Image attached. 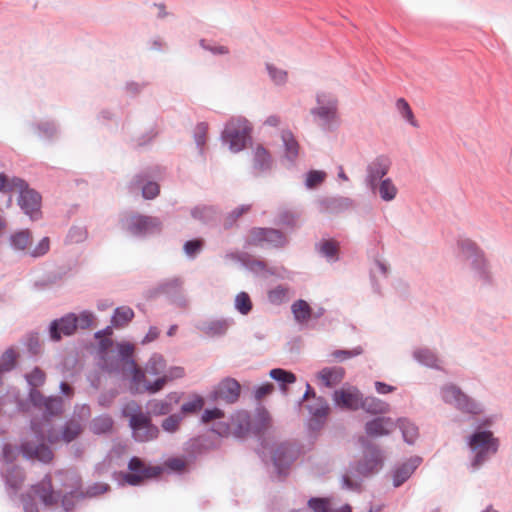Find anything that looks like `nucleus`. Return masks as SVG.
<instances>
[{"label": "nucleus", "instance_id": "f257e3e1", "mask_svg": "<svg viewBox=\"0 0 512 512\" xmlns=\"http://www.w3.org/2000/svg\"><path fill=\"white\" fill-rule=\"evenodd\" d=\"M123 414L129 418L135 440L147 442L158 436V428L152 424L149 415L143 413L136 402L126 404L123 408Z\"/></svg>", "mask_w": 512, "mask_h": 512}, {"label": "nucleus", "instance_id": "f03ea898", "mask_svg": "<svg viewBox=\"0 0 512 512\" xmlns=\"http://www.w3.org/2000/svg\"><path fill=\"white\" fill-rule=\"evenodd\" d=\"M250 132L251 127L245 118H232L225 126L222 139L236 153L245 148Z\"/></svg>", "mask_w": 512, "mask_h": 512}, {"label": "nucleus", "instance_id": "7ed1b4c3", "mask_svg": "<svg viewBox=\"0 0 512 512\" xmlns=\"http://www.w3.org/2000/svg\"><path fill=\"white\" fill-rule=\"evenodd\" d=\"M133 367L132 386L137 393L147 392L145 389V382H150L147 376L160 377L164 374L166 368V361L161 355H153L146 363L144 369L136 367L134 361H130Z\"/></svg>", "mask_w": 512, "mask_h": 512}, {"label": "nucleus", "instance_id": "20e7f679", "mask_svg": "<svg viewBox=\"0 0 512 512\" xmlns=\"http://www.w3.org/2000/svg\"><path fill=\"white\" fill-rule=\"evenodd\" d=\"M498 440L493 437L490 431L474 433L469 441L470 448L476 453L473 465H481L487 456L495 454L498 450Z\"/></svg>", "mask_w": 512, "mask_h": 512}, {"label": "nucleus", "instance_id": "39448f33", "mask_svg": "<svg viewBox=\"0 0 512 512\" xmlns=\"http://www.w3.org/2000/svg\"><path fill=\"white\" fill-rule=\"evenodd\" d=\"M123 228L133 235H144L161 230V222L156 217L129 214L123 220Z\"/></svg>", "mask_w": 512, "mask_h": 512}, {"label": "nucleus", "instance_id": "423d86ee", "mask_svg": "<svg viewBox=\"0 0 512 512\" xmlns=\"http://www.w3.org/2000/svg\"><path fill=\"white\" fill-rule=\"evenodd\" d=\"M442 398L446 403L453 404L463 412L471 414L481 412L480 406L455 385L445 386L442 390Z\"/></svg>", "mask_w": 512, "mask_h": 512}, {"label": "nucleus", "instance_id": "0eeeda50", "mask_svg": "<svg viewBox=\"0 0 512 512\" xmlns=\"http://www.w3.org/2000/svg\"><path fill=\"white\" fill-rule=\"evenodd\" d=\"M32 430L41 440L46 438L51 444H54L59 441H64L66 443L73 441L81 434L83 429L78 421L71 420L66 424L61 436L51 430H48V433L45 436L44 429L36 422L32 423Z\"/></svg>", "mask_w": 512, "mask_h": 512}, {"label": "nucleus", "instance_id": "6e6552de", "mask_svg": "<svg viewBox=\"0 0 512 512\" xmlns=\"http://www.w3.org/2000/svg\"><path fill=\"white\" fill-rule=\"evenodd\" d=\"M32 498H39V500L47 507L54 506L58 503L60 493L53 489L52 479L50 475L45 477L37 484L31 486L29 492Z\"/></svg>", "mask_w": 512, "mask_h": 512}, {"label": "nucleus", "instance_id": "1a4fd4ad", "mask_svg": "<svg viewBox=\"0 0 512 512\" xmlns=\"http://www.w3.org/2000/svg\"><path fill=\"white\" fill-rule=\"evenodd\" d=\"M316 101L318 106L311 110V113L318 116L326 123L337 120L338 101L325 93L317 94Z\"/></svg>", "mask_w": 512, "mask_h": 512}, {"label": "nucleus", "instance_id": "9d476101", "mask_svg": "<svg viewBox=\"0 0 512 512\" xmlns=\"http://www.w3.org/2000/svg\"><path fill=\"white\" fill-rule=\"evenodd\" d=\"M390 166V159L383 155L376 157L367 166L366 181L373 190L376 189L378 180L382 179L388 173Z\"/></svg>", "mask_w": 512, "mask_h": 512}, {"label": "nucleus", "instance_id": "9b49d317", "mask_svg": "<svg viewBox=\"0 0 512 512\" xmlns=\"http://www.w3.org/2000/svg\"><path fill=\"white\" fill-rule=\"evenodd\" d=\"M362 396L363 395L357 388L351 387L336 390L333 398L339 407L357 410L360 408Z\"/></svg>", "mask_w": 512, "mask_h": 512}, {"label": "nucleus", "instance_id": "f8f14e48", "mask_svg": "<svg viewBox=\"0 0 512 512\" xmlns=\"http://www.w3.org/2000/svg\"><path fill=\"white\" fill-rule=\"evenodd\" d=\"M17 191L20 192L18 202L21 208L32 219H36L40 208V195L36 191L26 188L25 185L22 189H17Z\"/></svg>", "mask_w": 512, "mask_h": 512}, {"label": "nucleus", "instance_id": "ddd939ff", "mask_svg": "<svg viewBox=\"0 0 512 512\" xmlns=\"http://www.w3.org/2000/svg\"><path fill=\"white\" fill-rule=\"evenodd\" d=\"M77 329V318L75 314H68L50 326V334L53 340H60L62 335L70 336Z\"/></svg>", "mask_w": 512, "mask_h": 512}, {"label": "nucleus", "instance_id": "4468645a", "mask_svg": "<svg viewBox=\"0 0 512 512\" xmlns=\"http://www.w3.org/2000/svg\"><path fill=\"white\" fill-rule=\"evenodd\" d=\"M185 374L184 368L182 367H171L162 376L158 377L154 382H145V389L150 394H155L161 391L164 386L173 380L182 378Z\"/></svg>", "mask_w": 512, "mask_h": 512}, {"label": "nucleus", "instance_id": "2eb2a0df", "mask_svg": "<svg viewBox=\"0 0 512 512\" xmlns=\"http://www.w3.org/2000/svg\"><path fill=\"white\" fill-rule=\"evenodd\" d=\"M394 428L395 423L391 418L378 417L366 423L365 432L370 437H381L389 435Z\"/></svg>", "mask_w": 512, "mask_h": 512}, {"label": "nucleus", "instance_id": "dca6fc26", "mask_svg": "<svg viewBox=\"0 0 512 512\" xmlns=\"http://www.w3.org/2000/svg\"><path fill=\"white\" fill-rule=\"evenodd\" d=\"M180 395L177 392L169 393L165 399H155L148 403L150 412L153 415L161 416L170 413L173 409L172 404H177L180 401Z\"/></svg>", "mask_w": 512, "mask_h": 512}, {"label": "nucleus", "instance_id": "f3484780", "mask_svg": "<svg viewBox=\"0 0 512 512\" xmlns=\"http://www.w3.org/2000/svg\"><path fill=\"white\" fill-rule=\"evenodd\" d=\"M240 384L232 378L223 380L218 387V397L228 403H234L240 396Z\"/></svg>", "mask_w": 512, "mask_h": 512}, {"label": "nucleus", "instance_id": "a211bd4d", "mask_svg": "<svg viewBox=\"0 0 512 512\" xmlns=\"http://www.w3.org/2000/svg\"><path fill=\"white\" fill-rule=\"evenodd\" d=\"M294 456L295 451L286 443L279 444L272 452L273 463L279 472L283 471L284 467L294 459Z\"/></svg>", "mask_w": 512, "mask_h": 512}, {"label": "nucleus", "instance_id": "6ab92c4d", "mask_svg": "<svg viewBox=\"0 0 512 512\" xmlns=\"http://www.w3.org/2000/svg\"><path fill=\"white\" fill-rule=\"evenodd\" d=\"M419 464H420V459L414 458V459H410L408 462H405L401 466L397 467L393 472L394 487L401 486L407 479H409Z\"/></svg>", "mask_w": 512, "mask_h": 512}, {"label": "nucleus", "instance_id": "aec40b11", "mask_svg": "<svg viewBox=\"0 0 512 512\" xmlns=\"http://www.w3.org/2000/svg\"><path fill=\"white\" fill-rule=\"evenodd\" d=\"M22 452L25 457L31 459H38L42 462H49L53 458L51 449L44 444L33 446L30 443H24L22 445Z\"/></svg>", "mask_w": 512, "mask_h": 512}, {"label": "nucleus", "instance_id": "412c9836", "mask_svg": "<svg viewBox=\"0 0 512 512\" xmlns=\"http://www.w3.org/2000/svg\"><path fill=\"white\" fill-rule=\"evenodd\" d=\"M360 408L370 414H385L390 410L389 404L376 397H363Z\"/></svg>", "mask_w": 512, "mask_h": 512}, {"label": "nucleus", "instance_id": "4be33fe9", "mask_svg": "<svg viewBox=\"0 0 512 512\" xmlns=\"http://www.w3.org/2000/svg\"><path fill=\"white\" fill-rule=\"evenodd\" d=\"M233 435L242 438L247 435L250 429V418L246 412H239L231 417Z\"/></svg>", "mask_w": 512, "mask_h": 512}, {"label": "nucleus", "instance_id": "5701e85b", "mask_svg": "<svg viewBox=\"0 0 512 512\" xmlns=\"http://www.w3.org/2000/svg\"><path fill=\"white\" fill-rule=\"evenodd\" d=\"M343 377L344 369L341 367L324 368L318 374V378L327 387L337 385L342 381Z\"/></svg>", "mask_w": 512, "mask_h": 512}, {"label": "nucleus", "instance_id": "b1692460", "mask_svg": "<svg viewBox=\"0 0 512 512\" xmlns=\"http://www.w3.org/2000/svg\"><path fill=\"white\" fill-rule=\"evenodd\" d=\"M281 139L285 147V157L290 161H294L299 154L300 146L293 133L289 130H283L281 132Z\"/></svg>", "mask_w": 512, "mask_h": 512}, {"label": "nucleus", "instance_id": "393cba45", "mask_svg": "<svg viewBox=\"0 0 512 512\" xmlns=\"http://www.w3.org/2000/svg\"><path fill=\"white\" fill-rule=\"evenodd\" d=\"M27 381L33 387L30 392L31 400L34 404H39L42 399V395L35 389L36 387L41 386L45 381V373L39 368H35L30 374L26 376Z\"/></svg>", "mask_w": 512, "mask_h": 512}, {"label": "nucleus", "instance_id": "a878e982", "mask_svg": "<svg viewBox=\"0 0 512 512\" xmlns=\"http://www.w3.org/2000/svg\"><path fill=\"white\" fill-rule=\"evenodd\" d=\"M160 473L159 467H149L143 473L132 472L124 475V481L130 485H139L145 479L156 477Z\"/></svg>", "mask_w": 512, "mask_h": 512}, {"label": "nucleus", "instance_id": "bb28decb", "mask_svg": "<svg viewBox=\"0 0 512 512\" xmlns=\"http://www.w3.org/2000/svg\"><path fill=\"white\" fill-rule=\"evenodd\" d=\"M229 328L227 320L219 319L206 322L202 325L201 330L208 336H220L226 333Z\"/></svg>", "mask_w": 512, "mask_h": 512}, {"label": "nucleus", "instance_id": "cd10ccee", "mask_svg": "<svg viewBox=\"0 0 512 512\" xmlns=\"http://www.w3.org/2000/svg\"><path fill=\"white\" fill-rule=\"evenodd\" d=\"M292 313L298 323L307 322L312 314V309L304 300H297L291 306Z\"/></svg>", "mask_w": 512, "mask_h": 512}, {"label": "nucleus", "instance_id": "c85d7f7f", "mask_svg": "<svg viewBox=\"0 0 512 512\" xmlns=\"http://www.w3.org/2000/svg\"><path fill=\"white\" fill-rule=\"evenodd\" d=\"M32 235L29 230H21L10 237V243L15 250L24 251L30 247Z\"/></svg>", "mask_w": 512, "mask_h": 512}, {"label": "nucleus", "instance_id": "c756f323", "mask_svg": "<svg viewBox=\"0 0 512 512\" xmlns=\"http://www.w3.org/2000/svg\"><path fill=\"white\" fill-rule=\"evenodd\" d=\"M382 465V457L378 450L371 453V457L358 465V471L362 474H370L378 471Z\"/></svg>", "mask_w": 512, "mask_h": 512}, {"label": "nucleus", "instance_id": "7c9ffc66", "mask_svg": "<svg viewBox=\"0 0 512 512\" xmlns=\"http://www.w3.org/2000/svg\"><path fill=\"white\" fill-rule=\"evenodd\" d=\"M376 187H378L379 195L384 201H392L398 192L397 187L390 178L382 180Z\"/></svg>", "mask_w": 512, "mask_h": 512}, {"label": "nucleus", "instance_id": "2f4dec72", "mask_svg": "<svg viewBox=\"0 0 512 512\" xmlns=\"http://www.w3.org/2000/svg\"><path fill=\"white\" fill-rule=\"evenodd\" d=\"M398 425L402 431L404 440L409 444H413L418 438V428L407 419H399Z\"/></svg>", "mask_w": 512, "mask_h": 512}, {"label": "nucleus", "instance_id": "473e14b6", "mask_svg": "<svg viewBox=\"0 0 512 512\" xmlns=\"http://www.w3.org/2000/svg\"><path fill=\"white\" fill-rule=\"evenodd\" d=\"M396 108L401 116L413 127L417 128L419 126L418 121L416 120L414 113L409 105V103L404 98H399L396 101Z\"/></svg>", "mask_w": 512, "mask_h": 512}, {"label": "nucleus", "instance_id": "72a5a7b5", "mask_svg": "<svg viewBox=\"0 0 512 512\" xmlns=\"http://www.w3.org/2000/svg\"><path fill=\"white\" fill-rule=\"evenodd\" d=\"M133 317V310L129 307L123 306L115 310L112 322L116 327H123L128 324Z\"/></svg>", "mask_w": 512, "mask_h": 512}, {"label": "nucleus", "instance_id": "f704fd0d", "mask_svg": "<svg viewBox=\"0 0 512 512\" xmlns=\"http://www.w3.org/2000/svg\"><path fill=\"white\" fill-rule=\"evenodd\" d=\"M113 420L108 416H100L95 418L91 423V430L94 434H105L111 431Z\"/></svg>", "mask_w": 512, "mask_h": 512}, {"label": "nucleus", "instance_id": "c9c22d12", "mask_svg": "<svg viewBox=\"0 0 512 512\" xmlns=\"http://www.w3.org/2000/svg\"><path fill=\"white\" fill-rule=\"evenodd\" d=\"M24 187V181L20 178L8 179L4 173H0V192H12Z\"/></svg>", "mask_w": 512, "mask_h": 512}, {"label": "nucleus", "instance_id": "e433bc0d", "mask_svg": "<svg viewBox=\"0 0 512 512\" xmlns=\"http://www.w3.org/2000/svg\"><path fill=\"white\" fill-rule=\"evenodd\" d=\"M271 156L270 153L261 145L255 148L254 152V165L258 169H265L270 166Z\"/></svg>", "mask_w": 512, "mask_h": 512}, {"label": "nucleus", "instance_id": "4c0bfd02", "mask_svg": "<svg viewBox=\"0 0 512 512\" xmlns=\"http://www.w3.org/2000/svg\"><path fill=\"white\" fill-rule=\"evenodd\" d=\"M266 69L274 84L284 85L287 82L288 73L286 70L278 68L270 63L266 64Z\"/></svg>", "mask_w": 512, "mask_h": 512}, {"label": "nucleus", "instance_id": "58836bf2", "mask_svg": "<svg viewBox=\"0 0 512 512\" xmlns=\"http://www.w3.org/2000/svg\"><path fill=\"white\" fill-rule=\"evenodd\" d=\"M308 507L313 512H332L330 498L313 497L308 500Z\"/></svg>", "mask_w": 512, "mask_h": 512}, {"label": "nucleus", "instance_id": "ea45409f", "mask_svg": "<svg viewBox=\"0 0 512 512\" xmlns=\"http://www.w3.org/2000/svg\"><path fill=\"white\" fill-rule=\"evenodd\" d=\"M235 308L243 315H247L252 310V301L246 292L236 295Z\"/></svg>", "mask_w": 512, "mask_h": 512}, {"label": "nucleus", "instance_id": "a19ab883", "mask_svg": "<svg viewBox=\"0 0 512 512\" xmlns=\"http://www.w3.org/2000/svg\"><path fill=\"white\" fill-rule=\"evenodd\" d=\"M320 252L329 259H336L339 251V244L335 240H324L320 243Z\"/></svg>", "mask_w": 512, "mask_h": 512}, {"label": "nucleus", "instance_id": "79ce46f5", "mask_svg": "<svg viewBox=\"0 0 512 512\" xmlns=\"http://www.w3.org/2000/svg\"><path fill=\"white\" fill-rule=\"evenodd\" d=\"M43 404L46 412L50 415H57L62 411V399L60 397H51L41 399L38 405Z\"/></svg>", "mask_w": 512, "mask_h": 512}, {"label": "nucleus", "instance_id": "37998d69", "mask_svg": "<svg viewBox=\"0 0 512 512\" xmlns=\"http://www.w3.org/2000/svg\"><path fill=\"white\" fill-rule=\"evenodd\" d=\"M16 362V353L13 349L6 350L0 358V373L10 371Z\"/></svg>", "mask_w": 512, "mask_h": 512}, {"label": "nucleus", "instance_id": "c03bdc74", "mask_svg": "<svg viewBox=\"0 0 512 512\" xmlns=\"http://www.w3.org/2000/svg\"><path fill=\"white\" fill-rule=\"evenodd\" d=\"M289 289L284 286H277L269 291L268 298L273 304H280L288 299Z\"/></svg>", "mask_w": 512, "mask_h": 512}, {"label": "nucleus", "instance_id": "a18cd8bd", "mask_svg": "<svg viewBox=\"0 0 512 512\" xmlns=\"http://www.w3.org/2000/svg\"><path fill=\"white\" fill-rule=\"evenodd\" d=\"M270 377L274 380L281 383H294L296 381V377L292 372L276 368L270 371Z\"/></svg>", "mask_w": 512, "mask_h": 512}, {"label": "nucleus", "instance_id": "49530a36", "mask_svg": "<svg viewBox=\"0 0 512 512\" xmlns=\"http://www.w3.org/2000/svg\"><path fill=\"white\" fill-rule=\"evenodd\" d=\"M266 236V228H253L248 236V242L252 245H263L266 243Z\"/></svg>", "mask_w": 512, "mask_h": 512}, {"label": "nucleus", "instance_id": "de8ad7c7", "mask_svg": "<svg viewBox=\"0 0 512 512\" xmlns=\"http://www.w3.org/2000/svg\"><path fill=\"white\" fill-rule=\"evenodd\" d=\"M326 178V173L319 170H312L307 174L306 186L308 188H315L320 185Z\"/></svg>", "mask_w": 512, "mask_h": 512}, {"label": "nucleus", "instance_id": "09e8293b", "mask_svg": "<svg viewBox=\"0 0 512 512\" xmlns=\"http://www.w3.org/2000/svg\"><path fill=\"white\" fill-rule=\"evenodd\" d=\"M286 242L285 236L275 229H267L266 243L279 247L283 246Z\"/></svg>", "mask_w": 512, "mask_h": 512}, {"label": "nucleus", "instance_id": "8fccbe9b", "mask_svg": "<svg viewBox=\"0 0 512 512\" xmlns=\"http://www.w3.org/2000/svg\"><path fill=\"white\" fill-rule=\"evenodd\" d=\"M204 405V400L200 396H194L193 399L189 402H186L182 405L181 411L185 414L194 413L202 409Z\"/></svg>", "mask_w": 512, "mask_h": 512}, {"label": "nucleus", "instance_id": "3c124183", "mask_svg": "<svg viewBox=\"0 0 512 512\" xmlns=\"http://www.w3.org/2000/svg\"><path fill=\"white\" fill-rule=\"evenodd\" d=\"M182 421V417L178 414H173L167 417L162 422V428L170 433H173L178 430L179 425Z\"/></svg>", "mask_w": 512, "mask_h": 512}, {"label": "nucleus", "instance_id": "603ef678", "mask_svg": "<svg viewBox=\"0 0 512 512\" xmlns=\"http://www.w3.org/2000/svg\"><path fill=\"white\" fill-rule=\"evenodd\" d=\"M49 249L50 239L48 237H44L33 249L28 251V254L36 258L45 255L49 251Z\"/></svg>", "mask_w": 512, "mask_h": 512}, {"label": "nucleus", "instance_id": "864d4df0", "mask_svg": "<svg viewBox=\"0 0 512 512\" xmlns=\"http://www.w3.org/2000/svg\"><path fill=\"white\" fill-rule=\"evenodd\" d=\"M202 247H203L202 240H200V239L190 240L184 244V251L188 256L193 257L198 252H200Z\"/></svg>", "mask_w": 512, "mask_h": 512}, {"label": "nucleus", "instance_id": "5fc2aeb1", "mask_svg": "<svg viewBox=\"0 0 512 512\" xmlns=\"http://www.w3.org/2000/svg\"><path fill=\"white\" fill-rule=\"evenodd\" d=\"M159 192L160 188L156 182H148L142 187V195L145 199H153Z\"/></svg>", "mask_w": 512, "mask_h": 512}, {"label": "nucleus", "instance_id": "6e6d98bb", "mask_svg": "<svg viewBox=\"0 0 512 512\" xmlns=\"http://www.w3.org/2000/svg\"><path fill=\"white\" fill-rule=\"evenodd\" d=\"M77 318V327H80L82 329H86L92 326L94 321V315L91 312L83 311L79 314V316H76Z\"/></svg>", "mask_w": 512, "mask_h": 512}, {"label": "nucleus", "instance_id": "4d7b16f0", "mask_svg": "<svg viewBox=\"0 0 512 512\" xmlns=\"http://www.w3.org/2000/svg\"><path fill=\"white\" fill-rule=\"evenodd\" d=\"M212 431L221 437H228L229 435H233L232 424L228 422H218L213 428Z\"/></svg>", "mask_w": 512, "mask_h": 512}, {"label": "nucleus", "instance_id": "13d9d810", "mask_svg": "<svg viewBox=\"0 0 512 512\" xmlns=\"http://www.w3.org/2000/svg\"><path fill=\"white\" fill-rule=\"evenodd\" d=\"M208 125L206 123H199L195 129V140L198 146H203L206 142Z\"/></svg>", "mask_w": 512, "mask_h": 512}, {"label": "nucleus", "instance_id": "bf43d9fd", "mask_svg": "<svg viewBox=\"0 0 512 512\" xmlns=\"http://www.w3.org/2000/svg\"><path fill=\"white\" fill-rule=\"evenodd\" d=\"M224 417V412L219 408L206 409L202 414V422L209 423L215 419H221Z\"/></svg>", "mask_w": 512, "mask_h": 512}, {"label": "nucleus", "instance_id": "052dcab7", "mask_svg": "<svg viewBox=\"0 0 512 512\" xmlns=\"http://www.w3.org/2000/svg\"><path fill=\"white\" fill-rule=\"evenodd\" d=\"M109 488V485L106 483H96L88 487L86 495L89 497H95L106 493L109 490Z\"/></svg>", "mask_w": 512, "mask_h": 512}, {"label": "nucleus", "instance_id": "680f3d73", "mask_svg": "<svg viewBox=\"0 0 512 512\" xmlns=\"http://www.w3.org/2000/svg\"><path fill=\"white\" fill-rule=\"evenodd\" d=\"M21 500L24 507V512H39L31 494H23Z\"/></svg>", "mask_w": 512, "mask_h": 512}, {"label": "nucleus", "instance_id": "e2e57ef3", "mask_svg": "<svg viewBox=\"0 0 512 512\" xmlns=\"http://www.w3.org/2000/svg\"><path fill=\"white\" fill-rule=\"evenodd\" d=\"M258 428L257 432L261 433L269 429L272 425L271 417L267 413H261L258 417Z\"/></svg>", "mask_w": 512, "mask_h": 512}, {"label": "nucleus", "instance_id": "0e129e2a", "mask_svg": "<svg viewBox=\"0 0 512 512\" xmlns=\"http://www.w3.org/2000/svg\"><path fill=\"white\" fill-rule=\"evenodd\" d=\"M128 468L132 472L143 473V471L147 470L149 467H146L138 457H133L129 461Z\"/></svg>", "mask_w": 512, "mask_h": 512}, {"label": "nucleus", "instance_id": "69168bd1", "mask_svg": "<svg viewBox=\"0 0 512 512\" xmlns=\"http://www.w3.org/2000/svg\"><path fill=\"white\" fill-rule=\"evenodd\" d=\"M274 390V386L271 383H265L259 386L255 391V398L257 400L263 399L265 396L271 394Z\"/></svg>", "mask_w": 512, "mask_h": 512}, {"label": "nucleus", "instance_id": "338daca9", "mask_svg": "<svg viewBox=\"0 0 512 512\" xmlns=\"http://www.w3.org/2000/svg\"><path fill=\"white\" fill-rule=\"evenodd\" d=\"M167 467L174 471H182L186 467V461L182 458H171L166 462Z\"/></svg>", "mask_w": 512, "mask_h": 512}, {"label": "nucleus", "instance_id": "774afa93", "mask_svg": "<svg viewBox=\"0 0 512 512\" xmlns=\"http://www.w3.org/2000/svg\"><path fill=\"white\" fill-rule=\"evenodd\" d=\"M319 402L320 403L317 408L314 409V408L310 407V412L316 417L326 416L328 414L329 407L324 400L319 399Z\"/></svg>", "mask_w": 512, "mask_h": 512}]
</instances>
